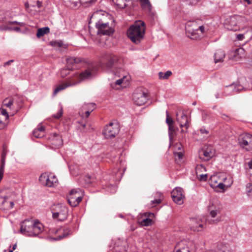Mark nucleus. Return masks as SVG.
Segmentation results:
<instances>
[{"mask_svg":"<svg viewBox=\"0 0 252 252\" xmlns=\"http://www.w3.org/2000/svg\"><path fill=\"white\" fill-rule=\"evenodd\" d=\"M230 86H233V88L232 89L233 94L236 93H239L241 91L245 89L242 86L239 84H231Z\"/></svg>","mask_w":252,"mask_h":252,"instance_id":"nucleus-31","label":"nucleus"},{"mask_svg":"<svg viewBox=\"0 0 252 252\" xmlns=\"http://www.w3.org/2000/svg\"><path fill=\"white\" fill-rule=\"evenodd\" d=\"M12 31H14L17 32H21V29L19 27H16L14 28H12Z\"/></svg>","mask_w":252,"mask_h":252,"instance_id":"nucleus-60","label":"nucleus"},{"mask_svg":"<svg viewBox=\"0 0 252 252\" xmlns=\"http://www.w3.org/2000/svg\"><path fill=\"white\" fill-rule=\"evenodd\" d=\"M83 192L80 189H73L70 191L68 202L72 207L77 206L82 201Z\"/></svg>","mask_w":252,"mask_h":252,"instance_id":"nucleus-8","label":"nucleus"},{"mask_svg":"<svg viewBox=\"0 0 252 252\" xmlns=\"http://www.w3.org/2000/svg\"><path fill=\"white\" fill-rule=\"evenodd\" d=\"M175 160L176 163L181 164L183 162L184 154L182 152H175Z\"/></svg>","mask_w":252,"mask_h":252,"instance_id":"nucleus-29","label":"nucleus"},{"mask_svg":"<svg viewBox=\"0 0 252 252\" xmlns=\"http://www.w3.org/2000/svg\"><path fill=\"white\" fill-rule=\"evenodd\" d=\"M161 202V200L160 199H156L151 201L152 204L154 205H155L156 204H158L160 203Z\"/></svg>","mask_w":252,"mask_h":252,"instance_id":"nucleus-52","label":"nucleus"},{"mask_svg":"<svg viewBox=\"0 0 252 252\" xmlns=\"http://www.w3.org/2000/svg\"><path fill=\"white\" fill-rule=\"evenodd\" d=\"M82 61V59L77 57H69L66 59V67L68 69H76L80 67L79 63Z\"/></svg>","mask_w":252,"mask_h":252,"instance_id":"nucleus-15","label":"nucleus"},{"mask_svg":"<svg viewBox=\"0 0 252 252\" xmlns=\"http://www.w3.org/2000/svg\"><path fill=\"white\" fill-rule=\"evenodd\" d=\"M45 130V126L42 125H39L38 127L35 128L33 131V135L36 138H40L43 136V134H37V133L40 132V133H44Z\"/></svg>","mask_w":252,"mask_h":252,"instance_id":"nucleus-26","label":"nucleus"},{"mask_svg":"<svg viewBox=\"0 0 252 252\" xmlns=\"http://www.w3.org/2000/svg\"><path fill=\"white\" fill-rule=\"evenodd\" d=\"M225 187V185L222 183H220L217 186V188L221 189L222 190V192L224 191V188Z\"/></svg>","mask_w":252,"mask_h":252,"instance_id":"nucleus-50","label":"nucleus"},{"mask_svg":"<svg viewBox=\"0 0 252 252\" xmlns=\"http://www.w3.org/2000/svg\"><path fill=\"white\" fill-rule=\"evenodd\" d=\"M209 223H216L217 222H218L219 221H220V219H216L215 220H209Z\"/></svg>","mask_w":252,"mask_h":252,"instance_id":"nucleus-58","label":"nucleus"},{"mask_svg":"<svg viewBox=\"0 0 252 252\" xmlns=\"http://www.w3.org/2000/svg\"><path fill=\"white\" fill-rule=\"evenodd\" d=\"M63 114V110L62 107L61 106L59 111L56 114L53 115V117L56 119H59L62 116Z\"/></svg>","mask_w":252,"mask_h":252,"instance_id":"nucleus-42","label":"nucleus"},{"mask_svg":"<svg viewBox=\"0 0 252 252\" xmlns=\"http://www.w3.org/2000/svg\"><path fill=\"white\" fill-rule=\"evenodd\" d=\"M16 247H17L16 244H15L12 248H11V246H10L9 247V249L8 250V252H13L16 249Z\"/></svg>","mask_w":252,"mask_h":252,"instance_id":"nucleus-54","label":"nucleus"},{"mask_svg":"<svg viewBox=\"0 0 252 252\" xmlns=\"http://www.w3.org/2000/svg\"><path fill=\"white\" fill-rule=\"evenodd\" d=\"M221 118L225 120H227V118H228L229 117L225 114H222Z\"/></svg>","mask_w":252,"mask_h":252,"instance_id":"nucleus-63","label":"nucleus"},{"mask_svg":"<svg viewBox=\"0 0 252 252\" xmlns=\"http://www.w3.org/2000/svg\"><path fill=\"white\" fill-rule=\"evenodd\" d=\"M37 6L38 8H40L42 6V2L39 1H37Z\"/></svg>","mask_w":252,"mask_h":252,"instance_id":"nucleus-64","label":"nucleus"},{"mask_svg":"<svg viewBox=\"0 0 252 252\" xmlns=\"http://www.w3.org/2000/svg\"><path fill=\"white\" fill-rule=\"evenodd\" d=\"M50 142L52 146L55 148H58L63 144L62 136L57 133H54L50 137Z\"/></svg>","mask_w":252,"mask_h":252,"instance_id":"nucleus-18","label":"nucleus"},{"mask_svg":"<svg viewBox=\"0 0 252 252\" xmlns=\"http://www.w3.org/2000/svg\"><path fill=\"white\" fill-rule=\"evenodd\" d=\"M50 32V29L48 27L39 28L37 30L36 32V36L38 38H40L41 36H44L45 34H48Z\"/></svg>","mask_w":252,"mask_h":252,"instance_id":"nucleus-27","label":"nucleus"},{"mask_svg":"<svg viewBox=\"0 0 252 252\" xmlns=\"http://www.w3.org/2000/svg\"><path fill=\"white\" fill-rule=\"evenodd\" d=\"M244 49L243 48H240L236 49V53H237V54L239 55H242L244 53Z\"/></svg>","mask_w":252,"mask_h":252,"instance_id":"nucleus-51","label":"nucleus"},{"mask_svg":"<svg viewBox=\"0 0 252 252\" xmlns=\"http://www.w3.org/2000/svg\"><path fill=\"white\" fill-rule=\"evenodd\" d=\"M133 99L135 104L141 106L144 104L148 99L147 94L143 92H135L133 94Z\"/></svg>","mask_w":252,"mask_h":252,"instance_id":"nucleus-12","label":"nucleus"},{"mask_svg":"<svg viewBox=\"0 0 252 252\" xmlns=\"http://www.w3.org/2000/svg\"><path fill=\"white\" fill-rule=\"evenodd\" d=\"M12 31V27L8 26L1 25L0 26V31Z\"/></svg>","mask_w":252,"mask_h":252,"instance_id":"nucleus-44","label":"nucleus"},{"mask_svg":"<svg viewBox=\"0 0 252 252\" xmlns=\"http://www.w3.org/2000/svg\"><path fill=\"white\" fill-rule=\"evenodd\" d=\"M233 88V86H226L223 92L224 96H227L229 95H232L233 93L232 92V89Z\"/></svg>","mask_w":252,"mask_h":252,"instance_id":"nucleus-36","label":"nucleus"},{"mask_svg":"<svg viewBox=\"0 0 252 252\" xmlns=\"http://www.w3.org/2000/svg\"><path fill=\"white\" fill-rule=\"evenodd\" d=\"M94 105H95V104L94 103H90V104L86 105V107L87 106H88V107H89L90 106L91 107L90 110L86 111L85 112V116L86 118L89 117L91 112H92L94 109Z\"/></svg>","mask_w":252,"mask_h":252,"instance_id":"nucleus-37","label":"nucleus"},{"mask_svg":"<svg viewBox=\"0 0 252 252\" xmlns=\"http://www.w3.org/2000/svg\"><path fill=\"white\" fill-rule=\"evenodd\" d=\"M118 61V56L111 53H104L101 56V62L102 63L109 69L115 68Z\"/></svg>","mask_w":252,"mask_h":252,"instance_id":"nucleus-6","label":"nucleus"},{"mask_svg":"<svg viewBox=\"0 0 252 252\" xmlns=\"http://www.w3.org/2000/svg\"><path fill=\"white\" fill-rule=\"evenodd\" d=\"M8 24L9 25H18L21 27H23L25 25V24L23 22H19L16 21H10L8 22Z\"/></svg>","mask_w":252,"mask_h":252,"instance_id":"nucleus-47","label":"nucleus"},{"mask_svg":"<svg viewBox=\"0 0 252 252\" xmlns=\"http://www.w3.org/2000/svg\"><path fill=\"white\" fill-rule=\"evenodd\" d=\"M3 201L1 203V205L3 206V208H2V209L4 210H9L10 209H11L12 208H13L14 206V203L13 201H10L9 202V205H6L5 206V204H7L8 203V202L7 201V196H4L3 197Z\"/></svg>","mask_w":252,"mask_h":252,"instance_id":"nucleus-28","label":"nucleus"},{"mask_svg":"<svg viewBox=\"0 0 252 252\" xmlns=\"http://www.w3.org/2000/svg\"><path fill=\"white\" fill-rule=\"evenodd\" d=\"M67 235V233L65 234L64 233H63V235H59L58 237L54 238V239L55 240H59L66 237Z\"/></svg>","mask_w":252,"mask_h":252,"instance_id":"nucleus-53","label":"nucleus"},{"mask_svg":"<svg viewBox=\"0 0 252 252\" xmlns=\"http://www.w3.org/2000/svg\"><path fill=\"white\" fill-rule=\"evenodd\" d=\"M141 7L146 12L151 13L152 6L149 0H139Z\"/></svg>","mask_w":252,"mask_h":252,"instance_id":"nucleus-24","label":"nucleus"},{"mask_svg":"<svg viewBox=\"0 0 252 252\" xmlns=\"http://www.w3.org/2000/svg\"><path fill=\"white\" fill-rule=\"evenodd\" d=\"M197 30L198 31V32L200 33L201 36L204 32V27L203 25H199L198 24Z\"/></svg>","mask_w":252,"mask_h":252,"instance_id":"nucleus-48","label":"nucleus"},{"mask_svg":"<svg viewBox=\"0 0 252 252\" xmlns=\"http://www.w3.org/2000/svg\"><path fill=\"white\" fill-rule=\"evenodd\" d=\"M95 27L99 34L110 35L114 32V29L110 25L109 23L103 19L99 20L95 23Z\"/></svg>","mask_w":252,"mask_h":252,"instance_id":"nucleus-7","label":"nucleus"},{"mask_svg":"<svg viewBox=\"0 0 252 252\" xmlns=\"http://www.w3.org/2000/svg\"><path fill=\"white\" fill-rule=\"evenodd\" d=\"M225 57V54L224 51L219 49L217 50L214 56V62L215 63L223 62Z\"/></svg>","mask_w":252,"mask_h":252,"instance_id":"nucleus-22","label":"nucleus"},{"mask_svg":"<svg viewBox=\"0 0 252 252\" xmlns=\"http://www.w3.org/2000/svg\"><path fill=\"white\" fill-rule=\"evenodd\" d=\"M250 169H252V160L247 162Z\"/></svg>","mask_w":252,"mask_h":252,"instance_id":"nucleus-62","label":"nucleus"},{"mask_svg":"<svg viewBox=\"0 0 252 252\" xmlns=\"http://www.w3.org/2000/svg\"><path fill=\"white\" fill-rule=\"evenodd\" d=\"M14 60H9L7 62H5L3 64V66H6V65H10L12 63H13L14 62Z\"/></svg>","mask_w":252,"mask_h":252,"instance_id":"nucleus-59","label":"nucleus"},{"mask_svg":"<svg viewBox=\"0 0 252 252\" xmlns=\"http://www.w3.org/2000/svg\"><path fill=\"white\" fill-rule=\"evenodd\" d=\"M220 207L218 204L213 202H210L208 206V211L210 216L212 218L216 217L218 214L220 213Z\"/></svg>","mask_w":252,"mask_h":252,"instance_id":"nucleus-16","label":"nucleus"},{"mask_svg":"<svg viewBox=\"0 0 252 252\" xmlns=\"http://www.w3.org/2000/svg\"><path fill=\"white\" fill-rule=\"evenodd\" d=\"M125 78V76H123V77L122 78H121V79H119L118 80H117L116 81V85H121L122 82H123V80L124 79V78Z\"/></svg>","mask_w":252,"mask_h":252,"instance_id":"nucleus-55","label":"nucleus"},{"mask_svg":"<svg viewBox=\"0 0 252 252\" xmlns=\"http://www.w3.org/2000/svg\"><path fill=\"white\" fill-rule=\"evenodd\" d=\"M43 230V224L38 220H25L22 222L20 228L22 234L30 237L38 236Z\"/></svg>","mask_w":252,"mask_h":252,"instance_id":"nucleus-1","label":"nucleus"},{"mask_svg":"<svg viewBox=\"0 0 252 252\" xmlns=\"http://www.w3.org/2000/svg\"><path fill=\"white\" fill-rule=\"evenodd\" d=\"M198 23L196 21H188L186 25V32H193L195 31H197Z\"/></svg>","mask_w":252,"mask_h":252,"instance_id":"nucleus-23","label":"nucleus"},{"mask_svg":"<svg viewBox=\"0 0 252 252\" xmlns=\"http://www.w3.org/2000/svg\"><path fill=\"white\" fill-rule=\"evenodd\" d=\"M171 197L174 202L178 204L183 203V190L181 188H176L171 192Z\"/></svg>","mask_w":252,"mask_h":252,"instance_id":"nucleus-13","label":"nucleus"},{"mask_svg":"<svg viewBox=\"0 0 252 252\" xmlns=\"http://www.w3.org/2000/svg\"><path fill=\"white\" fill-rule=\"evenodd\" d=\"M166 123L168 126L173 124V120L171 117H170L168 112L166 111Z\"/></svg>","mask_w":252,"mask_h":252,"instance_id":"nucleus-43","label":"nucleus"},{"mask_svg":"<svg viewBox=\"0 0 252 252\" xmlns=\"http://www.w3.org/2000/svg\"><path fill=\"white\" fill-rule=\"evenodd\" d=\"M199 130H200V133L201 134H207L209 133V131L207 130H206V129H205L204 128H200Z\"/></svg>","mask_w":252,"mask_h":252,"instance_id":"nucleus-57","label":"nucleus"},{"mask_svg":"<svg viewBox=\"0 0 252 252\" xmlns=\"http://www.w3.org/2000/svg\"><path fill=\"white\" fill-rule=\"evenodd\" d=\"M119 127L116 123H110L106 125L102 131V133L107 139L115 137L119 133Z\"/></svg>","mask_w":252,"mask_h":252,"instance_id":"nucleus-9","label":"nucleus"},{"mask_svg":"<svg viewBox=\"0 0 252 252\" xmlns=\"http://www.w3.org/2000/svg\"><path fill=\"white\" fill-rule=\"evenodd\" d=\"M7 153L6 149L3 148L1 155V165H3V166H5Z\"/></svg>","mask_w":252,"mask_h":252,"instance_id":"nucleus-35","label":"nucleus"},{"mask_svg":"<svg viewBox=\"0 0 252 252\" xmlns=\"http://www.w3.org/2000/svg\"><path fill=\"white\" fill-rule=\"evenodd\" d=\"M117 4L120 8L123 9L125 8L127 6V4L126 3H125L123 5L119 3H117Z\"/></svg>","mask_w":252,"mask_h":252,"instance_id":"nucleus-61","label":"nucleus"},{"mask_svg":"<svg viewBox=\"0 0 252 252\" xmlns=\"http://www.w3.org/2000/svg\"><path fill=\"white\" fill-rule=\"evenodd\" d=\"M47 184L45 186L48 187H53L56 185L58 182V179L55 175L52 174H48V179L46 180Z\"/></svg>","mask_w":252,"mask_h":252,"instance_id":"nucleus-25","label":"nucleus"},{"mask_svg":"<svg viewBox=\"0 0 252 252\" xmlns=\"http://www.w3.org/2000/svg\"><path fill=\"white\" fill-rule=\"evenodd\" d=\"M243 17L240 15H236L230 16L225 21L226 28L232 31H239L241 27Z\"/></svg>","mask_w":252,"mask_h":252,"instance_id":"nucleus-5","label":"nucleus"},{"mask_svg":"<svg viewBox=\"0 0 252 252\" xmlns=\"http://www.w3.org/2000/svg\"><path fill=\"white\" fill-rule=\"evenodd\" d=\"M48 174L47 173H43L41 174L39 178V181L41 184L45 186L46 184H47L46 180L48 179Z\"/></svg>","mask_w":252,"mask_h":252,"instance_id":"nucleus-33","label":"nucleus"},{"mask_svg":"<svg viewBox=\"0 0 252 252\" xmlns=\"http://www.w3.org/2000/svg\"><path fill=\"white\" fill-rule=\"evenodd\" d=\"M4 105L6 106L7 107H9V108H11V107L13 105L14 101L12 99H5L4 101Z\"/></svg>","mask_w":252,"mask_h":252,"instance_id":"nucleus-39","label":"nucleus"},{"mask_svg":"<svg viewBox=\"0 0 252 252\" xmlns=\"http://www.w3.org/2000/svg\"><path fill=\"white\" fill-rule=\"evenodd\" d=\"M240 145L245 148L248 151L252 150V135L248 133H243L239 136L238 138Z\"/></svg>","mask_w":252,"mask_h":252,"instance_id":"nucleus-10","label":"nucleus"},{"mask_svg":"<svg viewBox=\"0 0 252 252\" xmlns=\"http://www.w3.org/2000/svg\"><path fill=\"white\" fill-rule=\"evenodd\" d=\"M214 150L211 146L204 148L199 152L200 158L204 160H209L214 155Z\"/></svg>","mask_w":252,"mask_h":252,"instance_id":"nucleus-14","label":"nucleus"},{"mask_svg":"<svg viewBox=\"0 0 252 252\" xmlns=\"http://www.w3.org/2000/svg\"><path fill=\"white\" fill-rule=\"evenodd\" d=\"M177 121L179 123L181 127H185L186 130L189 127V124L188 117L183 112H182L180 115L177 114Z\"/></svg>","mask_w":252,"mask_h":252,"instance_id":"nucleus-17","label":"nucleus"},{"mask_svg":"<svg viewBox=\"0 0 252 252\" xmlns=\"http://www.w3.org/2000/svg\"><path fill=\"white\" fill-rule=\"evenodd\" d=\"M8 120L7 117L4 118L2 115H0V129H3L7 126Z\"/></svg>","mask_w":252,"mask_h":252,"instance_id":"nucleus-34","label":"nucleus"},{"mask_svg":"<svg viewBox=\"0 0 252 252\" xmlns=\"http://www.w3.org/2000/svg\"><path fill=\"white\" fill-rule=\"evenodd\" d=\"M70 70H71L68 69L67 67H66V68H62L60 71V75L61 77L63 78L67 76V75L69 73Z\"/></svg>","mask_w":252,"mask_h":252,"instance_id":"nucleus-38","label":"nucleus"},{"mask_svg":"<svg viewBox=\"0 0 252 252\" xmlns=\"http://www.w3.org/2000/svg\"><path fill=\"white\" fill-rule=\"evenodd\" d=\"M51 44L53 46L57 47H62L63 45V43L61 41L52 42Z\"/></svg>","mask_w":252,"mask_h":252,"instance_id":"nucleus-46","label":"nucleus"},{"mask_svg":"<svg viewBox=\"0 0 252 252\" xmlns=\"http://www.w3.org/2000/svg\"><path fill=\"white\" fill-rule=\"evenodd\" d=\"M200 220H197L195 219H192L191 220L190 229L193 231L199 232L202 231L203 225L200 223Z\"/></svg>","mask_w":252,"mask_h":252,"instance_id":"nucleus-21","label":"nucleus"},{"mask_svg":"<svg viewBox=\"0 0 252 252\" xmlns=\"http://www.w3.org/2000/svg\"><path fill=\"white\" fill-rule=\"evenodd\" d=\"M186 33L189 38L193 40H196L201 37V35L198 30L190 32H186Z\"/></svg>","mask_w":252,"mask_h":252,"instance_id":"nucleus-30","label":"nucleus"},{"mask_svg":"<svg viewBox=\"0 0 252 252\" xmlns=\"http://www.w3.org/2000/svg\"><path fill=\"white\" fill-rule=\"evenodd\" d=\"M193 243L189 241H182L177 244L175 249H177L176 252H193L191 249Z\"/></svg>","mask_w":252,"mask_h":252,"instance_id":"nucleus-11","label":"nucleus"},{"mask_svg":"<svg viewBox=\"0 0 252 252\" xmlns=\"http://www.w3.org/2000/svg\"><path fill=\"white\" fill-rule=\"evenodd\" d=\"M237 38L239 40H242L244 38V35L243 34H238L237 35Z\"/></svg>","mask_w":252,"mask_h":252,"instance_id":"nucleus-56","label":"nucleus"},{"mask_svg":"<svg viewBox=\"0 0 252 252\" xmlns=\"http://www.w3.org/2000/svg\"><path fill=\"white\" fill-rule=\"evenodd\" d=\"M158 77L160 79H168L172 75V72L170 70L167 71L165 73L159 72L158 73Z\"/></svg>","mask_w":252,"mask_h":252,"instance_id":"nucleus-32","label":"nucleus"},{"mask_svg":"<svg viewBox=\"0 0 252 252\" xmlns=\"http://www.w3.org/2000/svg\"><path fill=\"white\" fill-rule=\"evenodd\" d=\"M153 213H145L143 215L145 217L144 219H138V222L141 226H148L152 225L153 224V220L148 217Z\"/></svg>","mask_w":252,"mask_h":252,"instance_id":"nucleus-20","label":"nucleus"},{"mask_svg":"<svg viewBox=\"0 0 252 252\" xmlns=\"http://www.w3.org/2000/svg\"><path fill=\"white\" fill-rule=\"evenodd\" d=\"M246 191L249 196H252V183H249L246 185Z\"/></svg>","mask_w":252,"mask_h":252,"instance_id":"nucleus-40","label":"nucleus"},{"mask_svg":"<svg viewBox=\"0 0 252 252\" xmlns=\"http://www.w3.org/2000/svg\"><path fill=\"white\" fill-rule=\"evenodd\" d=\"M91 76L92 72L88 69L85 70L79 74H76L70 81L58 86L54 90L53 94V95H56L58 92L65 89L67 87L75 85L83 80L90 78Z\"/></svg>","mask_w":252,"mask_h":252,"instance_id":"nucleus-3","label":"nucleus"},{"mask_svg":"<svg viewBox=\"0 0 252 252\" xmlns=\"http://www.w3.org/2000/svg\"><path fill=\"white\" fill-rule=\"evenodd\" d=\"M0 115H2L4 118L7 117V119H9V115L8 114V113L7 111L5 109H2L0 110Z\"/></svg>","mask_w":252,"mask_h":252,"instance_id":"nucleus-45","label":"nucleus"},{"mask_svg":"<svg viewBox=\"0 0 252 252\" xmlns=\"http://www.w3.org/2000/svg\"><path fill=\"white\" fill-rule=\"evenodd\" d=\"M207 174H202L200 175L199 180L201 181H206L207 180Z\"/></svg>","mask_w":252,"mask_h":252,"instance_id":"nucleus-49","label":"nucleus"},{"mask_svg":"<svg viewBox=\"0 0 252 252\" xmlns=\"http://www.w3.org/2000/svg\"><path fill=\"white\" fill-rule=\"evenodd\" d=\"M52 218L59 221H64L68 217V209L62 204H54L50 207Z\"/></svg>","mask_w":252,"mask_h":252,"instance_id":"nucleus-4","label":"nucleus"},{"mask_svg":"<svg viewBox=\"0 0 252 252\" xmlns=\"http://www.w3.org/2000/svg\"><path fill=\"white\" fill-rule=\"evenodd\" d=\"M94 180L89 175H85L79 179L80 185L85 188H88L93 185Z\"/></svg>","mask_w":252,"mask_h":252,"instance_id":"nucleus-19","label":"nucleus"},{"mask_svg":"<svg viewBox=\"0 0 252 252\" xmlns=\"http://www.w3.org/2000/svg\"><path fill=\"white\" fill-rule=\"evenodd\" d=\"M168 126L169 135L171 137V135L175 132L176 128L173 124Z\"/></svg>","mask_w":252,"mask_h":252,"instance_id":"nucleus-41","label":"nucleus"},{"mask_svg":"<svg viewBox=\"0 0 252 252\" xmlns=\"http://www.w3.org/2000/svg\"><path fill=\"white\" fill-rule=\"evenodd\" d=\"M145 28L144 22L141 20L136 21L127 30V36L133 43L138 44L144 38Z\"/></svg>","mask_w":252,"mask_h":252,"instance_id":"nucleus-2","label":"nucleus"}]
</instances>
